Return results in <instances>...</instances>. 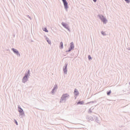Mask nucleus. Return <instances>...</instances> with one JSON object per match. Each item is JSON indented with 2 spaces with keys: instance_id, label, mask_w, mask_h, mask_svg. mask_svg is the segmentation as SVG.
I'll list each match as a JSON object with an SVG mask.
<instances>
[{
  "instance_id": "obj_1",
  "label": "nucleus",
  "mask_w": 130,
  "mask_h": 130,
  "mask_svg": "<svg viewBox=\"0 0 130 130\" xmlns=\"http://www.w3.org/2000/svg\"><path fill=\"white\" fill-rule=\"evenodd\" d=\"M69 97H70V95H69V94L68 93L63 94L61 98L60 102H62L63 100H66L67 98H69Z\"/></svg>"
},
{
  "instance_id": "obj_2",
  "label": "nucleus",
  "mask_w": 130,
  "mask_h": 130,
  "mask_svg": "<svg viewBox=\"0 0 130 130\" xmlns=\"http://www.w3.org/2000/svg\"><path fill=\"white\" fill-rule=\"evenodd\" d=\"M64 5V7L66 9V10H68V2H67V0H62Z\"/></svg>"
},
{
  "instance_id": "obj_3",
  "label": "nucleus",
  "mask_w": 130,
  "mask_h": 130,
  "mask_svg": "<svg viewBox=\"0 0 130 130\" xmlns=\"http://www.w3.org/2000/svg\"><path fill=\"white\" fill-rule=\"evenodd\" d=\"M74 48H75V46H74V43H71L70 44V48L68 50V52H70V51H71L72 49H74Z\"/></svg>"
},
{
  "instance_id": "obj_4",
  "label": "nucleus",
  "mask_w": 130,
  "mask_h": 130,
  "mask_svg": "<svg viewBox=\"0 0 130 130\" xmlns=\"http://www.w3.org/2000/svg\"><path fill=\"white\" fill-rule=\"evenodd\" d=\"M18 111L20 113L21 115H24V111L22 108L18 107Z\"/></svg>"
},
{
  "instance_id": "obj_5",
  "label": "nucleus",
  "mask_w": 130,
  "mask_h": 130,
  "mask_svg": "<svg viewBox=\"0 0 130 130\" xmlns=\"http://www.w3.org/2000/svg\"><path fill=\"white\" fill-rule=\"evenodd\" d=\"M101 19L102 22H103V23H106L107 20H106V19H105V18H104V16H102L101 17Z\"/></svg>"
},
{
  "instance_id": "obj_6",
  "label": "nucleus",
  "mask_w": 130,
  "mask_h": 130,
  "mask_svg": "<svg viewBox=\"0 0 130 130\" xmlns=\"http://www.w3.org/2000/svg\"><path fill=\"white\" fill-rule=\"evenodd\" d=\"M28 78V75H25V76L23 77V82H26L27 81V78Z\"/></svg>"
},
{
  "instance_id": "obj_7",
  "label": "nucleus",
  "mask_w": 130,
  "mask_h": 130,
  "mask_svg": "<svg viewBox=\"0 0 130 130\" xmlns=\"http://www.w3.org/2000/svg\"><path fill=\"white\" fill-rule=\"evenodd\" d=\"M12 50L15 53H16V54H19V52L17 50L13 48Z\"/></svg>"
},
{
  "instance_id": "obj_8",
  "label": "nucleus",
  "mask_w": 130,
  "mask_h": 130,
  "mask_svg": "<svg viewBox=\"0 0 130 130\" xmlns=\"http://www.w3.org/2000/svg\"><path fill=\"white\" fill-rule=\"evenodd\" d=\"M74 94L75 95H79V92H78V90H77V89H75Z\"/></svg>"
},
{
  "instance_id": "obj_9",
  "label": "nucleus",
  "mask_w": 130,
  "mask_h": 130,
  "mask_svg": "<svg viewBox=\"0 0 130 130\" xmlns=\"http://www.w3.org/2000/svg\"><path fill=\"white\" fill-rule=\"evenodd\" d=\"M60 48H63V43H62V42H61L60 43Z\"/></svg>"
},
{
  "instance_id": "obj_10",
  "label": "nucleus",
  "mask_w": 130,
  "mask_h": 130,
  "mask_svg": "<svg viewBox=\"0 0 130 130\" xmlns=\"http://www.w3.org/2000/svg\"><path fill=\"white\" fill-rule=\"evenodd\" d=\"M77 104L78 105L80 104L81 105H83V104H84V102L83 101L78 102L77 103Z\"/></svg>"
},
{
  "instance_id": "obj_11",
  "label": "nucleus",
  "mask_w": 130,
  "mask_h": 130,
  "mask_svg": "<svg viewBox=\"0 0 130 130\" xmlns=\"http://www.w3.org/2000/svg\"><path fill=\"white\" fill-rule=\"evenodd\" d=\"M64 73L65 74H67V72H68V70H67V66L65 67V68L63 69Z\"/></svg>"
},
{
  "instance_id": "obj_12",
  "label": "nucleus",
  "mask_w": 130,
  "mask_h": 130,
  "mask_svg": "<svg viewBox=\"0 0 130 130\" xmlns=\"http://www.w3.org/2000/svg\"><path fill=\"white\" fill-rule=\"evenodd\" d=\"M43 31H45V32H48V30L46 28H43Z\"/></svg>"
},
{
  "instance_id": "obj_13",
  "label": "nucleus",
  "mask_w": 130,
  "mask_h": 130,
  "mask_svg": "<svg viewBox=\"0 0 130 130\" xmlns=\"http://www.w3.org/2000/svg\"><path fill=\"white\" fill-rule=\"evenodd\" d=\"M62 26H63V27H67V24H66L62 23Z\"/></svg>"
},
{
  "instance_id": "obj_14",
  "label": "nucleus",
  "mask_w": 130,
  "mask_h": 130,
  "mask_svg": "<svg viewBox=\"0 0 130 130\" xmlns=\"http://www.w3.org/2000/svg\"><path fill=\"white\" fill-rule=\"evenodd\" d=\"M110 94H111V91H110L107 92V95H109Z\"/></svg>"
},
{
  "instance_id": "obj_15",
  "label": "nucleus",
  "mask_w": 130,
  "mask_h": 130,
  "mask_svg": "<svg viewBox=\"0 0 130 130\" xmlns=\"http://www.w3.org/2000/svg\"><path fill=\"white\" fill-rule=\"evenodd\" d=\"M88 59H92V57H91L90 55L88 56Z\"/></svg>"
},
{
  "instance_id": "obj_16",
  "label": "nucleus",
  "mask_w": 130,
  "mask_h": 130,
  "mask_svg": "<svg viewBox=\"0 0 130 130\" xmlns=\"http://www.w3.org/2000/svg\"><path fill=\"white\" fill-rule=\"evenodd\" d=\"M47 42H48L49 44H51V42L50 41L48 40Z\"/></svg>"
},
{
  "instance_id": "obj_17",
  "label": "nucleus",
  "mask_w": 130,
  "mask_h": 130,
  "mask_svg": "<svg viewBox=\"0 0 130 130\" xmlns=\"http://www.w3.org/2000/svg\"><path fill=\"white\" fill-rule=\"evenodd\" d=\"M15 122L17 125H18V122H17V120H15Z\"/></svg>"
},
{
  "instance_id": "obj_18",
  "label": "nucleus",
  "mask_w": 130,
  "mask_h": 130,
  "mask_svg": "<svg viewBox=\"0 0 130 130\" xmlns=\"http://www.w3.org/2000/svg\"><path fill=\"white\" fill-rule=\"evenodd\" d=\"M126 3H127L128 4V3H129V0H125Z\"/></svg>"
},
{
  "instance_id": "obj_19",
  "label": "nucleus",
  "mask_w": 130,
  "mask_h": 130,
  "mask_svg": "<svg viewBox=\"0 0 130 130\" xmlns=\"http://www.w3.org/2000/svg\"><path fill=\"white\" fill-rule=\"evenodd\" d=\"M93 1L94 3H96V2H97V0H93Z\"/></svg>"
},
{
  "instance_id": "obj_20",
  "label": "nucleus",
  "mask_w": 130,
  "mask_h": 130,
  "mask_svg": "<svg viewBox=\"0 0 130 130\" xmlns=\"http://www.w3.org/2000/svg\"><path fill=\"white\" fill-rule=\"evenodd\" d=\"M102 34L103 35H104V34H103V32H102Z\"/></svg>"
},
{
  "instance_id": "obj_21",
  "label": "nucleus",
  "mask_w": 130,
  "mask_h": 130,
  "mask_svg": "<svg viewBox=\"0 0 130 130\" xmlns=\"http://www.w3.org/2000/svg\"><path fill=\"white\" fill-rule=\"evenodd\" d=\"M29 71L28 72V74H29Z\"/></svg>"
}]
</instances>
